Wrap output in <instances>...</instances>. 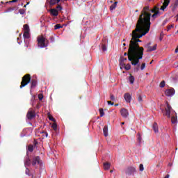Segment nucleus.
I'll return each instance as SVG.
<instances>
[{"label":"nucleus","instance_id":"f257e3e1","mask_svg":"<svg viewBox=\"0 0 178 178\" xmlns=\"http://www.w3.org/2000/svg\"><path fill=\"white\" fill-rule=\"evenodd\" d=\"M151 26L136 24L135 30L132 31L131 39L129 41L128 49V60L133 66L138 65L140 59L144 56V47H140L138 42H141V37L149 32Z\"/></svg>","mask_w":178,"mask_h":178},{"label":"nucleus","instance_id":"f03ea898","mask_svg":"<svg viewBox=\"0 0 178 178\" xmlns=\"http://www.w3.org/2000/svg\"><path fill=\"white\" fill-rule=\"evenodd\" d=\"M149 12H151L149 6L144 7L138 19L137 24L151 27V13Z\"/></svg>","mask_w":178,"mask_h":178},{"label":"nucleus","instance_id":"7ed1b4c3","mask_svg":"<svg viewBox=\"0 0 178 178\" xmlns=\"http://www.w3.org/2000/svg\"><path fill=\"white\" fill-rule=\"evenodd\" d=\"M167 107L165 108V113H163L164 116H167V118H170V113L172 112L171 116V123L172 124H177V113H176L175 111L172 109V106L167 102H166Z\"/></svg>","mask_w":178,"mask_h":178},{"label":"nucleus","instance_id":"20e7f679","mask_svg":"<svg viewBox=\"0 0 178 178\" xmlns=\"http://www.w3.org/2000/svg\"><path fill=\"white\" fill-rule=\"evenodd\" d=\"M30 81H31V75L30 74H25L22 79L20 88H23L24 87H26L27 84H29Z\"/></svg>","mask_w":178,"mask_h":178},{"label":"nucleus","instance_id":"39448f33","mask_svg":"<svg viewBox=\"0 0 178 178\" xmlns=\"http://www.w3.org/2000/svg\"><path fill=\"white\" fill-rule=\"evenodd\" d=\"M38 47L40 48H45L47 45L45 44V38L42 35H39L37 38Z\"/></svg>","mask_w":178,"mask_h":178},{"label":"nucleus","instance_id":"423d86ee","mask_svg":"<svg viewBox=\"0 0 178 178\" xmlns=\"http://www.w3.org/2000/svg\"><path fill=\"white\" fill-rule=\"evenodd\" d=\"M40 165V166H41V165H42V161H41V159L40 158L39 156H36L35 157L33 158L32 161H31V165L32 166H35V165Z\"/></svg>","mask_w":178,"mask_h":178},{"label":"nucleus","instance_id":"0eeeda50","mask_svg":"<svg viewBox=\"0 0 178 178\" xmlns=\"http://www.w3.org/2000/svg\"><path fill=\"white\" fill-rule=\"evenodd\" d=\"M26 118L29 120H32V119H34L35 118V111H34L33 108H30L27 112Z\"/></svg>","mask_w":178,"mask_h":178},{"label":"nucleus","instance_id":"6e6552de","mask_svg":"<svg viewBox=\"0 0 178 178\" xmlns=\"http://www.w3.org/2000/svg\"><path fill=\"white\" fill-rule=\"evenodd\" d=\"M136 172V167H128L126 170H125V173L126 175H133V173H134Z\"/></svg>","mask_w":178,"mask_h":178},{"label":"nucleus","instance_id":"1a4fd4ad","mask_svg":"<svg viewBox=\"0 0 178 178\" xmlns=\"http://www.w3.org/2000/svg\"><path fill=\"white\" fill-rule=\"evenodd\" d=\"M175 89L174 88H170V89H167L165 91V94L167 97H173L175 95Z\"/></svg>","mask_w":178,"mask_h":178},{"label":"nucleus","instance_id":"9d476101","mask_svg":"<svg viewBox=\"0 0 178 178\" xmlns=\"http://www.w3.org/2000/svg\"><path fill=\"white\" fill-rule=\"evenodd\" d=\"M169 3H170V0H164V2L163 3V6H161L160 10H163V12L165 11V9L169 6Z\"/></svg>","mask_w":178,"mask_h":178},{"label":"nucleus","instance_id":"9b49d317","mask_svg":"<svg viewBox=\"0 0 178 178\" xmlns=\"http://www.w3.org/2000/svg\"><path fill=\"white\" fill-rule=\"evenodd\" d=\"M120 114L122 118H127V116H129V111H127V109L126 108H122L120 110Z\"/></svg>","mask_w":178,"mask_h":178},{"label":"nucleus","instance_id":"f8f14e48","mask_svg":"<svg viewBox=\"0 0 178 178\" xmlns=\"http://www.w3.org/2000/svg\"><path fill=\"white\" fill-rule=\"evenodd\" d=\"M124 98L126 102L130 103L131 102V95H130V93H125L124 95Z\"/></svg>","mask_w":178,"mask_h":178},{"label":"nucleus","instance_id":"ddd939ff","mask_svg":"<svg viewBox=\"0 0 178 178\" xmlns=\"http://www.w3.org/2000/svg\"><path fill=\"white\" fill-rule=\"evenodd\" d=\"M49 12L51 15V16H58V15H59V12L58 11L57 9H55V8H51L49 10Z\"/></svg>","mask_w":178,"mask_h":178},{"label":"nucleus","instance_id":"4468645a","mask_svg":"<svg viewBox=\"0 0 178 178\" xmlns=\"http://www.w3.org/2000/svg\"><path fill=\"white\" fill-rule=\"evenodd\" d=\"M137 98L138 102H143V92H141V90L138 91Z\"/></svg>","mask_w":178,"mask_h":178},{"label":"nucleus","instance_id":"2eb2a0df","mask_svg":"<svg viewBox=\"0 0 178 178\" xmlns=\"http://www.w3.org/2000/svg\"><path fill=\"white\" fill-rule=\"evenodd\" d=\"M37 87V79H32L31 81V89L35 88Z\"/></svg>","mask_w":178,"mask_h":178},{"label":"nucleus","instance_id":"dca6fc26","mask_svg":"<svg viewBox=\"0 0 178 178\" xmlns=\"http://www.w3.org/2000/svg\"><path fill=\"white\" fill-rule=\"evenodd\" d=\"M158 45L156 44L153 47L150 46L147 48L146 52H152V51H156V47Z\"/></svg>","mask_w":178,"mask_h":178},{"label":"nucleus","instance_id":"f3484780","mask_svg":"<svg viewBox=\"0 0 178 178\" xmlns=\"http://www.w3.org/2000/svg\"><path fill=\"white\" fill-rule=\"evenodd\" d=\"M24 165L25 166H30L31 165V160L29 157V156L26 158L24 161Z\"/></svg>","mask_w":178,"mask_h":178},{"label":"nucleus","instance_id":"a211bd4d","mask_svg":"<svg viewBox=\"0 0 178 178\" xmlns=\"http://www.w3.org/2000/svg\"><path fill=\"white\" fill-rule=\"evenodd\" d=\"M60 2V0H50L49 1V5L51 6H54V5H56V3H59Z\"/></svg>","mask_w":178,"mask_h":178},{"label":"nucleus","instance_id":"6ab92c4d","mask_svg":"<svg viewBox=\"0 0 178 178\" xmlns=\"http://www.w3.org/2000/svg\"><path fill=\"white\" fill-rule=\"evenodd\" d=\"M159 5L155 6L153 9L151 10L152 13H156V12H159Z\"/></svg>","mask_w":178,"mask_h":178},{"label":"nucleus","instance_id":"aec40b11","mask_svg":"<svg viewBox=\"0 0 178 178\" xmlns=\"http://www.w3.org/2000/svg\"><path fill=\"white\" fill-rule=\"evenodd\" d=\"M103 133L105 137H108V125L104 126Z\"/></svg>","mask_w":178,"mask_h":178},{"label":"nucleus","instance_id":"412c9836","mask_svg":"<svg viewBox=\"0 0 178 178\" xmlns=\"http://www.w3.org/2000/svg\"><path fill=\"white\" fill-rule=\"evenodd\" d=\"M118 6V1H115L113 4L110 6V10H115Z\"/></svg>","mask_w":178,"mask_h":178},{"label":"nucleus","instance_id":"4be33fe9","mask_svg":"<svg viewBox=\"0 0 178 178\" xmlns=\"http://www.w3.org/2000/svg\"><path fill=\"white\" fill-rule=\"evenodd\" d=\"M153 130H154L155 133H158L159 131V129L158 128V124H156V122H154V124H153Z\"/></svg>","mask_w":178,"mask_h":178},{"label":"nucleus","instance_id":"5701e85b","mask_svg":"<svg viewBox=\"0 0 178 178\" xmlns=\"http://www.w3.org/2000/svg\"><path fill=\"white\" fill-rule=\"evenodd\" d=\"M161 15H162V13H161V11H156V13H154V14L152 15V17H153V19H155L156 16H161Z\"/></svg>","mask_w":178,"mask_h":178},{"label":"nucleus","instance_id":"b1692460","mask_svg":"<svg viewBox=\"0 0 178 178\" xmlns=\"http://www.w3.org/2000/svg\"><path fill=\"white\" fill-rule=\"evenodd\" d=\"M23 37L25 40L30 38V32H24Z\"/></svg>","mask_w":178,"mask_h":178},{"label":"nucleus","instance_id":"393cba45","mask_svg":"<svg viewBox=\"0 0 178 178\" xmlns=\"http://www.w3.org/2000/svg\"><path fill=\"white\" fill-rule=\"evenodd\" d=\"M24 32H30V26L28 24L24 25Z\"/></svg>","mask_w":178,"mask_h":178},{"label":"nucleus","instance_id":"a878e982","mask_svg":"<svg viewBox=\"0 0 178 178\" xmlns=\"http://www.w3.org/2000/svg\"><path fill=\"white\" fill-rule=\"evenodd\" d=\"M131 84H134V76L130 74L129 79Z\"/></svg>","mask_w":178,"mask_h":178},{"label":"nucleus","instance_id":"bb28decb","mask_svg":"<svg viewBox=\"0 0 178 178\" xmlns=\"http://www.w3.org/2000/svg\"><path fill=\"white\" fill-rule=\"evenodd\" d=\"M105 170H108L111 168V164L109 163H104Z\"/></svg>","mask_w":178,"mask_h":178},{"label":"nucleus","instance_id":"cd10ccee","mask_svg":"<svg viewBox=\"0 0 178 178\" xmlns=\"http://www.w3.org/2000/svg\"><path fill=\"white\" fill-rule=\"evenodd\" d=\"M28 151H29V152H33L34 151V146L33 145H29L28 146Z\"/></svg>","mask_w":178,"mask_h":178},{"label":"nucleus","instance_id":"c85d7f7f","mask_svg":"<svg viewBox=\"0 0 178 178\" xmlns=\"http://www.w3.org/2000/svg\"><path fill=\"white\" fill-rule=\"evenodd\" d=\"M178 6V0L174 3V6L172 8V12H175V10L177 8Z\"/></svg>","mask_w":178,"mask_h":178},{"label":"nucleus","instance_id":"c756f323","mask_svg":"<svg viewBox=\"0 0 178 178\" xmlns=\"http://www.w3.org/2000/svg\"><path fill=\"white\" fill-rule=\"evenodd\" d=\"M62 27H63V26H62L60 25V24H56V25L54 26V29H55V30H59V29H62Z\"/></svg>","mask_w":178,"mask_h":178},{"label":"nucleus","instance_id":"7c9ffc66","mask_svg":"<svg viewBox=\"0 0 178 178\" xmlns=\"http://www.w3.org/2000/svg\"><path fill=\"white\" fill-rule=\"evenodd\" d=\"M127 60V58L121 57L120 58V63H123L124 62H126Z\"/></svg>","mask_w":178,"mask_h":178},{"label":"nucleus","instance_id":"2f4dec72","mask_svg":"<svg viewBox=\"0 0 178 178\" xmlns=\"http://www.w3.org/2000/svg\"><path fill=\"white\" fill-rule=\"evenodd\" d=\"M19 13H20V15H24L26 13V9H24V8L19 9Z\"/></svg>","mask_w":178,"mask_h":178},{"label":"nucleus","instance_id":"473e14b6","mask_svg":"<svg viewBox=\"0 0 178 178\" xmlns=\"http://www.w3.org/2000/svg\"><path fill=\"white\" fill-rule=\"evenodd\" d=\"M99 113H100V117L101 118H102V116H104V115H105V113L104 112L103 108H99Z\"/></svg>","mask_w":178,"mask_h":178},{"label":"nucleus","instance_id":"72a5a7b5","mask_svg":"<svg viewBox=\"0 0 178 178\" xmlns=\"http://www.w3.org/2000/svg\"><path fill=\"white\" fill-rule=\"evenodd\" d=\"M124 68L125 70H130V69H131V65L130 64H127Z\"/></svg>","mask_w":178,"mask_h":178},{"label":"nucleus","instance_id":"f704fd0d","mask_svg":"<svg viewBox=\"0 0 178 178\" xmlns=\"http://www.w3.org/2000/svg\"><path fill=\"white\" fill-rule=\"evenodd\" d=\"M51 127H52L53 129L57 130L58 125L56 124V123H53L52 125H51Z\"/></svg>","mask_w":178,"mask_h":178},{"label":"nucleus","instance_id":"c9c22d12","mask_svg":"<svg viewBox=\"0 0 178 178\" xmlns=\"http://www.w3.org/2000/svg\"><path fill=\"white\" fill-rule=\"evenodd\" d=\"M25 173L28 176H31V174H30V170L29 168H26Z\"/></svg>","mask_w":178,"mask_h":178},{"label":"nucleus","instance_id":"e433bc0d","mask_svg":"<svg viewBox=\"0 0 178 178\" xmlns=\"http://www.w3.org/2000/svg\"><path fill=\"white\" fill-rule=\"evenodd\" d=\"M15 10V8L12 7V8H9L6 10V13H8V12H12Z\"/></svg>","mask_w":178,"mask_h":178},{"label":"nucleus","instance_id":"4c0bfd02","mask_svg":"<svg viewBox=\"0 0 178 178\" xmlns=\"http://www.w3.org/2000/svg\"><path fill=\"white\" fill-rule=\"evenodd\" d=\"M165 81H162L161 83H160V87L161 88H163V87H165Z\"/></svg>","mask_w":178,"mask_h":178},{"label":"nucleus","instance_id":"58836bf2","mask_svg":"<svg viewBox=\"0 0 178 178\" xmlns=\"http://www.w3.org/2000/svg\"><path fill=\"white\" fill-rule=\"evenodd\" d=\"M49 120H50L51 122H56V120L52 115H49Z\"/></svg>","mask_w":178,"mask_h":178},{"label":"nucleus","instance_id":"ea45409f","mask_svg":"<svg viewBox=\"0 0 178 178\" xmlns=\"http://www.w3.org/2000/svg\"><path fill=\"white\" fill-rule=\"evenodd\" d=\"M145 63H143L141 66H140V70H144V69H145Z\"/></svg>","mask_w":178,"mask_h":178},{"label":"nucleus","instance_id":"a19ab883","mask_svg":"<svg viewBox=\"0 0 178 178\" xmlns=\"http://www.w3.org/2000/svg\"><path fill=\"white\" fill-rule=\"evenodd\" d=\"M139 170H140V172H143L144 170V165L140 164Z\"/></svg>","mask_w":178,"mask_h":178},{"label":"nucleus","instance_id":"79ce46f5","mask_svg":"<svg viewBox=\"0 0 178 178\" xmlns=\"http://www.w3.org/2000/svg\"><path fill=\"white\" fill-rule=\"evenodd\" d=\"M102 49L104 52H105V51H106V44H102Z\"/></svg>","mask_w":178,"mask_h":178},{"label":"nucleus","instance_id":"37998d69","mask_svg":"<svg viewBox=\"0 0 178 178\" xmlns=\"http://www.w3.org/2000/svg\"><path fill=\"white\" fill-rule=\"evenodd\" d=\"M56 9H57V10L59 12V10H62V9H63V8H62V6L58 5V6H56Z\"/></svg>","mask_w":178,"mask_h":178},{"label":"nucleus","instance_id":"c03bdc74","mask_svg":"<svg viewBox=\"0 0 178 178\" xmlns=\"http://www.w3.org/2000/svg\"><path fill=\"white\" fill-rule=\"evenodd\" d=\"M110 99H111V101H116V99L113 95H110Z\"/></svg>","mask_w":178,"mask_h":178},{"label":"nucleus","instance_id":"a18cd8bd","mask_svg":"<svg viewBox=\"0 0 178 178\" xmlns=\"http://www.w3.org/2000/svg\"><path fill=\"white\" fill-rule=\"evenodd\" d=\"M135 66H138V67H136L135 70H136V72H138V70H140V62H138V64Z\"/></svg>","mask_w":178,"mask_h":178},{"label":"nucleus","instance_id":"49530a36","mask_svg":"<svg viewBox=\"0 0 178 178\" xmlns=\"http://www.w3.org/2000/svg\"><path fill=\"white\" fill-rule=\"evenodd\" d=\"M42 98H44V96L41 94L38 95V99L40 101H42Z\"/></svg>","mask_w":178,"mask_h":178},{"label":"nucleus","instance_id":"de8ad7c7","mask_svg":"<svg viewBox=\"0 0 178 178\" xmlns=\"http://www.w3.org/2000/svg\"><path fill=\"white\" fill-rule=\"evenodd\" d=\"M151 47V42H149L145 45V48L148 49V47Z\"/></svg>","mask_w":178,"mask_h":178},{"label":"nucleus","instance_id":"09e8293b","mask_svg":"<svg viewBox=\"0 0 178 178\" xmlns=\"http://www.w3.org/2000/svg\"><path fill=\"white\" fill-rule=\"evenodd\" d=\"M138 140L139 141V143H140L141 142V135H140V133H138Z\"/></svg>","mask_w":178,"mask_h":178},{"label":"nucleus","instance_id":"8fccbe9b","mask_svg":"<svg viewBox=\"0 0 178 178\" xmlns=\"http://www.w3.org/2000/svg\"><path fill=\"white\" fill-rule=\"evenodd\" d=\"M173 27V25H169L167 26V31H169V30H170V29H172Z\"/></svg>","mask_w":178,"mask_h":178},{"label":"nucleus","instance_id":"3c124183","mask_svg":"<svg viewBox=\"0 0 178 178\" xmlns=\"http://www.w3.org/2000/svg\"><path fill=\"white\" fill-rule=\"evenodd\" d=\"M107 103L108 105H115V103L112 102L111 101H108Z\"/></svg>","mask_w":178,"mask_h":178},{"label":"nucleus","instance_id":"603ef678","mask_svg":"<svg viewBox=\"0 0 178 178\" xmlns=\"http://www.w3.org/2000/svg\"><path fill=\"white\" fill-rule=\"evenodd\" d=\"M49 40H50V41H51V42H54V41H55V38H54L53 36H51Z\"/></svg>","mask_w":178,"mask_h":178},{"label":"nucleus","instance_id":"864d4df0","mask_svg":"<svg viewBox=\"0 0 178 178\" xmlns=\"http://www.w3.org/2000/svg\"><path fill=\"white\" fill-rule=\"evenodd\" d=\"M48 44H49V41L47 39H45V45L46 47H48Z\"/></svg>","mask_w":178,"mask_h":178},{"label":"nucleus","instance_id":"5fc2aeb1","mask_svg":"<svg viewBox=\"0 0 178 178\" xmlns=\"http://www.w3.org/2000/svg\"><path fill=\"white\" fill-rule=\"evenodd\" d=\"M13 2H17V0H12L9 1L10 3H12Z\"/></svg>","mask_w":178,"mask_h":178},{"label":"nucleus","instance_id":"6e6d98bb","mask_svg":"<svg viewBox=\"0 0 178 178\" xmlns=\"http://www.w3.org/2000/svg\"><path fill=\"white\" fill-rule=\"evenodd\" d=\"M42 133H44L45 134V137H48V132L42 131Z\"/></svg>","mask_w":178,"mask_h":178},{"label":"nucleus","instance_id":"4d7b16f0","mask_svg":"<svg viewBox=\"0 0 178 178\" xmlns=\"http://www.w3.org/2000/svg\"><path fill=\"white\" fill-rule=\"evenodd\" d=\"M175 54H177V52H178V46H177V48L175 49Z\"/></svg>","mask_w":178,"mask_h":178},{"label":"nucleus","instance_id":"13d9d810","mask_svg":"<svg viewBox=\"0 0 178 178\" xmlns=\"http://www.w3.org/2000/svg\"><path fill=\"white\" fill-rule=\"evenodd\" d=\"M124 56H129V53H124Z\"/></svg>","mask_w":178,"mask_h":178},{"label":"nucleus","instance_id":"bf43d9fd","mask_svg":"<svg viewBox=\"0 0 178 178\" xmlns=\"http://www.w3.org/2000/svg\"><path fill=\"white\" fill-rule=\"evenodd\" d=\"M169 174H168L164 178H169Z\"/></svg>","mask_w":178,"mask_h":178},{"label":"nucleus","instance_id":"052dcab7","mask_svg":"<svg viewBox=\"0 0 178 178\" xmlns=\"http://www.w3.org/2000/svg\"><path fill=\"white\" fill-rule=\"evenodd\" d=\"M34 99H35L34 98V96H33L32 99H31V101H34Z\"/></svg>","mask_w":178,"mask_h":178},{"label":"nucleus","instance_id":"680f3d73","mask_svg":"<svg viewBox=\"0 0 178 178\" xmlns=\"http://www.w3.org/2000/svg\"><path fill=\"white\" fill-rule=\"evenodd\" d=\"M29 5V3H27L26 5L24 6V8H26Z\"/></svg>","mask_w":178,"mask_h":178},{"label":"nucleus","instance_id":"e2e57ef3","mask_svg":"<svg viewBox=\"0 0 178 178\" xmlns=\"http://www.w3.org/2000/svg\"><path fill=\"white\" fill-rule=\"evenodd\" d=\"M153 62H154V60H152L150 62V65H152Z\"/></svg>","mask_w":178,"mask_h":178},{"label":"nucleus","instance_id":"0e129e2a","mask_svg":"<svg viewBox=\"0 0 178 178\" xmlns=\"http://www.w3.org/2000/svg\"><path fill=\"white\" fill-rule=\"evenodd\" d=\"M123 46H124V47H126V43H124V44H123Z\"/></svg>","mask_w":178,"mask_h":178},{"label":"nucleus","instance_id":"69168bd1","mask_svg":"<svg viewBox=\"0 0 178 178\" xmlns=\"http://www.w3.org/2000/svg\"><path fill=\"white\" fill-rule=\"evenodd\" d=\"M113 172V170H110V173H112Z\"/></svg>","mask_w":178,"mask_h":178},{"label":"nucleus","instance_id":"338daca9","mask_svg":"<svg viewBox=\"0 0 178 178\" xmlns=\"http://www.w3.org/2000/svg\"><path fill=\"white\" fill-rule=\"evenodd\" d=\"M121 124H122V125L124 124V122H122Z\"/></svg>","mask_w":178,"mask_h":178},{"label":"nucleus","instance_id":"774afa93","mask_svg":"<svg viewBox=\"0 0 178 178\" xmlns=\"http://www.w3.org/2000/svg\"><path fill=\"white\" fill-rule=\"evenodd\" d=\"M160 41H162V38H160Z\"/></svg>","mask_w":178,"mask_h":178}]
</instances>
